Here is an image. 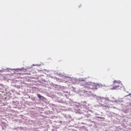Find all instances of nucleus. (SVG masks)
I'll list each match as a JSON object with an SVG mask.
<instances>
[{"instance_id":"nucleus-4","label":"nucleus","mask_w":131,"mask_h":131,"mask_svg":"<svg viewBox=\"0 0 131 131\" xmlns=\"http://www.w3.org/2000/svg\"><path fill=\"white\" fill-rule=\"evenodd\" d=\"M37 97L39 98V99H40L41 100H43V96L40 95V94H37Z\"/></svg>"},{"instance_id":"nucleus-5","label":"nucleus","mask_w":131,"mask_h":131,"mask_svg":"<svg viewBox=\"0 0 131 131\" xmlns=\"http://www.w3.org/2000/svg\"><path fill=\"white\" fill-rule=\"evenodd\" d=\"M114 83H117V81H114Z\"/></svg>"},{"instance_id":"nucleus-2","label":"nucleus","mask_w":131,"mask_h":131,"mask_svg":"<svg viewBox=\"0 0 131 131\" xmlns=\"http://www.w3.org/2000/svg\"><path fill=\"white\" fill-rule=\"evenodd\" d=\"M93 89L94 90H98L100 88V85L97 83H93Z\"/></svg>"},{"instance_id":"nucleus-3","label":"nucleus","mask_w":131,"mask_h":131,"mask_svg":"<svg viewBox=\"0 0 131 131\" xmlns=\"http://www.w3.org/2000/svg\"><path fill=\"white\" fill-rule=\"evenodd\" d=\"M118 88H119V85H116L114 86L113 88H111V90H117V89H118Z\"/></svg>"},{"instance_id":"nucleus-1","label":"nucleus","mask_w":131,"mask_h":131,"mask_svg":"<svg viewBox=\"0 0 131 131\" xmlns=\"http://www.w3.org/2000/svg\"><path fill=\"white\" fill-rule=\"evenodd\" d=\"M86 90H94L93 84H86L85 86Z\"/></svg>"}]
</instances>
